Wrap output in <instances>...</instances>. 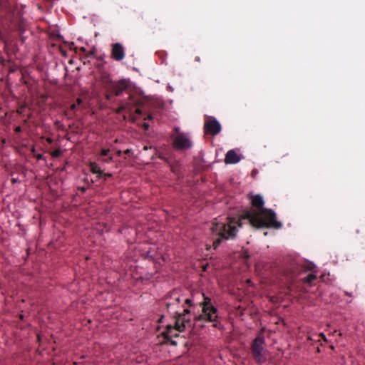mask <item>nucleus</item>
Listing matches in <instances>:
<instances>
[{
    "mask_svg": "<svg viewBox=\"0 0 365 365\" xmlns=\"http://www.w3.org/2000/svg\"><path fill=\"white\" fill-rule=\"evenodd\" d=\"M109 152H110L109 149H102V150L101 152V156H107Z\"/></svg>",
    "mask_w": 365,
    "mask_h": 365,
    "instance_id": "a211bd4d",
    "label": "nucleus"
},
{
    "mask_svg": "<svg viewBox=\"0 0 365 365\" xmlns=\"http://www.w3.org/2000/svg\"><path fill=\"white\" fill-rule=\"evenodd\" d=\"M89 168L91 171V173L94 174H97L98 177L100 178L101 175H103V170L100 168L98 165L95 162H91L89 164Z\"/></svg>",
    "mask_w": 365,
    "mask_h": 365,
    "instance_id": "4468645a",
    "label": "nucleus"
},
{
    "mask_svg": "<svg viewBox=\"0 0 365 365\" xmlns=\"http://www.w3.org/2000/svg\"><path fill=\"white\" fill-rule=\"evenodd\" d=\"M159 158H160V159L164 160L167 163H168V164H169V165H170V170H171V172H172L173 173H174L175 175H177V176H178V177H179V176H180L181 173H180V170H179V169H178L179 164H178V162H177V163H174V164H171V163H170L168 162V159H167V158H165V157H163V156H161V155H159Z\"/></svg>",
    "mask_w": 365,
    "mask_h": 365,
    "instance_id": "ddd939ff",
    "label": "nucleus"
},
{
    "mask_svg": "<svg viewBox=\"0 0 365 365\" xmlns=\"http://www.w3.org/2000/svg\"><path fill=\"white\" fill-rule=\"evenodd\" d=\"M80 190L83 192L86 191V188L83 187H81Z\"/></svg>",
    "mask_w": 365,
    "mask_h": 365,
    "instance_id": "58836bf2",
    "label": "nucleus"
},
{
    "mask_svg": "<svg viewBox=\"0 0 365 365\" xmlns=\"http://www.w3.org/2000/svg\"><path fill=\"white\" fill-rule=\"evenodd\" d=\"M113 160V156H109L108 158L103 160V161L106 163H110V162H112Z\"/></svg>",
    "mask_w": 365,
    "mask_h": 365,
    "instance_id": "4be33fe9",
    "label": "nucleus"
},
{
    "mask_svg": "<svg viewBox=\"0 0 365 365\" xmlns=\"http://www.w3.org/2000/svg\"><path fill=\"white\" fill-rule=\"evenodd\" d=\"M185 304H186L188 306V307H191L193 305L192 300L190 299H186L185 300Z\"/></svg>",
    "mask_w": 365,
    "mask_h": 365,
    "instance_id": "aec40b11",
    "label": "nucleus"
},
{
    "mask_svg": "<svg viewBox=\"0 0 365 365\" xmlns=\"http://www.w3.org/2000/svg\"><path fill=\"white\" fill-rule=\"evenodd\" d=\"M76 108H77V105L76 103H73L72 104L71 106H70V109L72 111H75L76 110Z\"/></svg>",
    "mask_w": 365,
    "mask_h": 365,
    "instance_id": "b1692460",
    "label": "nucleus"
},
{
    "mask_svg": "<svg viewBox=\"0 0 365 365\" xmlns=\"http://www.w3.org/2000/svg\"><path fill=\"white\" fill-rule=\"evenodd\" d=\"M121 154H122V151H121V150H118V151H117V155H118V156H120V155H121Z\"/></svg>",
    "mask_w": 365,
    "mask_h": 365,
    "instance_id": "4c0bfd02",
    "label": "nucleus"
},
{
    "mask_svg": "<svg viewBox=\"0 0 365 365\" xmlns=\"http://www.w3.org/2000/svg\"><path fill=\"white\" fill-rule=\"evenodd\" d=\"M205 132L212 135H217L221 130V125L215 118L206 120L204 123Z\"/></svg>",
    "mask_w": 365,
    "mask_h": 365,
    "instance_id": "423d86ee",
    "label": "nucleus"
},
{
    "mask_svg": "<svg viewBox=\"0 0 365 365\" xmlns=\"http://www.w3.org/2000/svg\"><path fill=\"white\" fill-rule=\"evenodd\" d=\"M47 142L49 143H52L53 140L51 138H47Z\"/></svg>",
    "mask_w": 365,
    "mask_h": 365,
    "instance_id": "e433bc0d",
    "label": "nucleus"
},
{
    "mask_svg": "<svg viewBox=\"0 0 365 365\" xmlns=\"http://www.w3.org/2000/svg\"><path fill=\"white\" fill-rule=\"evenodd\" d=\"M175 132L176 133V135H178L180 132V128L178 127H175L174 128Z\"/></svg>",
    "mask_w": 365,
    "mask_h": 365,
    "instance_id": "c85d7f7f",
    "label": "nucleus"
},
{
    "mask_svg": "<svg viewBox=\"0 0 365 365\" xmlns=\"http://www.w3.org/2000/svg\"><path fill=\"white\" fill-rule=\"evenodd\" d=\"M4 61V59H1L0 58V63L3 62Z\"/></svg>",
    "mask_w": 365,
    "mask_h": 365,
    "instance_id": "c03bdc74",
    "label": "nucleus"
},
{
    "mask_svg": "<svg viewBox=\"0 0 365 365\" xmlns=\"http://www.w3.org/2000/svg\"><path fill=\"white\" fill-rule=\"evenodd\" d=\"M26 108V104L21 106L18 110H17V113L19 114H22L23 112H24V109Z\"/></svg>",
    "mask_w": 365,
    "mask_h": 365,
    "instance_id": "412c9836",
    "label": "nucleus"
},
{
    "mask_svg": "<svg viewBox=\"0 0 365 365\" xmlns=\"http://www.w3.org/2000/svg\"><path fill=\"white\" fill-rule=\"evenodd\" d=\"M251 203L256 210H245L238 219L230 218L227 223L212 224V230L218 236V238L213 242L215 250L220 245L222 240L235 238L237 227H242L245 222L257 228L280 229L282 227V223L276 220L275 212L271 209L263 207L264 200L260 195L252 196Z\"/></svg>",
    "mask_w": 365,
    "mask_h": 365,
    "instance_id": "f257e3e1",
    "label": "nucleus"
},
{
    "mask_svg": "<svg viewBox=\"0 0 365 365\" xmlns=\"http://www.w3.org/2000/svg\"><path fill=\"white\" fill-rule=\"evenodd\" d=\"M125 109L128 110L125 105L124 103H123L119 106V108L117 109L116 112H117V113H120L123 110H125Z\"/></svg>",
    "mask_w": 365,
    "mask_h": 365,
    "instance_id": "dca6fc26",
    "label": "nucleus"
},
{
    "mask_svg": "<svg viewBox=\"0 0 365 365\" xmlns=\"http://www.w3.org/2000/svg\"><path fill=\"white\" fill-rule=\"evenodd\" d=\"M196 61H200L199 57H197V58H196Z\"/></svg>",
    "mask_w": 365,
    "mask_h": 365,
    "instance_id": "37998d69",
    "label": "nucleus"
},
{
    "mask_svg": "<svg viewBox=\"0 0 365 365\" xmlns=\"http://www.w3.org/2000/svg\"><path fill=\"white\" fill-rule=\"evenodd\" d=\"M135 113L137 114V115H141L142 114V110L140 108H137L135 110Z\"/></svg>",
    "mask_w": 365,
    "mask_h": 365,
    "instance_id": "393cba45",
    "label": "nucleus"
},
{
    "mask_svg": "<svg viewBox=\"0 0 365 365\" xmlns=\"http://www.w3.org/2000/svg\"><path fill=\"white\" fill-rule=\"evenodd\" d=\"M111 57L117 61H122L125 57L124 48L120 43L112 44Z\"/></svg>",
    "mask_w": 365,
    "mask_h": 365,
    "instance_id": "6e6552de",
    "label": "nucleus"
},
{
    "mask_svg": "<svg viewBox=\"0 0 365 365\" xmlns=\"http://www.w3.org/2000/svg\"><path fill=\"white\" fill-rule=\"evenodd\" d=\"M81 50L82 51H83V52H85V51H86V48H83V47H82V48H81Z\"/></svg>",
    "mask_w": 365,
    "mask_h": 365,
    "instance_id": "a19ab883",
    "label": "nucleus"
},
{
    "mask_svg": "<svg viewBox=\"0 0 365 365\" xmlns=\"http://www.w3.org/2000/svg\"><path fill=\"white\" fill-rule=\"evenodd\" d=\"M19 182L18 179H16V178H12V179H11V182H12V183H16V182Z\"/></svg>",
    "mask_w": 365,
    "mask_h": 365,
    "instance_id": "473e14b6",
    "label": "nucleus"
},
{
    "mask_svg": "<svg viewBox=\"0 0 365 365\" xmlns=\"http://www.w3.org/2000/svg\"><path fill=\"white\" fill-rule=\"evenodd\" d=\"M144 103V101L141 98H136L133 95H130L128 100L124 103L129 111H131L135 106H140Z\"/></svg>",
    "mask_w": 365,
    "mask_h": 365,
    "instance_id": "1a4fd4ad",
    "label": "nucleus"
},
{
    "mask_svg": "<svg viewBox=\"0 0 365 365\" xmlns=\"http://www.w3.org/2000/svg\"><path fill=\"white\" fill-rule=\"evenodd\" d=\"M173 145L176 150H188L192 147V142L187 134L179 133L174 137Z\"/></svg>",
    "mask_w": 365,
    "mask_h": 365,
    "instance_id": "20e7f679",
    "label": "nucleus"
},
{
    "mask_svg": "<svg viewBox=\"0 0 365 365\" xmlns=\"http://www.w3.org/2000/svg\"><path fill=\"white\" fill-rule=\"evenodd\" d=\"M180 332L176 329V325L174 327L171 325H168L166 327V330L163 333V336L167 341H170L171 344L176 346L178 342L173 339L174 337H178L179 336Z\"/></svg>",
    "mask_w": 365,
    "mask_h": 365,
    "instance_id": "0eeeda50",
    "label": "nucleus"
},
{
    "mask_svg": "<svg viewBox=\"0 0 365 365\" xmlns=\"http://www.w3.org/2000/svg\"><path fill=\"white\" fill-rule=\"evenodd\" d=\"M128 83L125 80H121L119 82L113 84L111 88V92L115 96H120L123 93V92L127 88Z\"/></svg>",
    "mask_w": 365,
    "mask_h": 365,
    "instance_id": "9d476101",
    "label": "nucleus"
},
{
    "mask_svg": "<svg viewBox=\"0 0 365 365\" xmlns=\"http://www.w3.org/2000/svg\"><path fill=\"white\" fill-rule=\"evenodd\" d=\"M170 298L173 299V302H166L165 307L168 311L173 309V307L175 304H179L181 302L180 297L178 295V292L176 291H173L170 294Z\"/></svg>",
    "mask_w": 365,
    "mask_h": 365,
    "instance_id": "f8f14e48",
    "label": "nucleus"
},
{
    "mask_svg": "<svg viewBox=\"0 0 365 365\" xmlns=\"http://www.w3.org/2000/svg\"><path fill=\"white\" fill-rule=\"evenodd\" d=\"M143 126H144L145 129H148V128H149V125L148 123H144Z\"/></svg>",
    "mask_w": 365,
    "mask_h": 365,
    "instance_id": "72a5a7b5",
    "label": "nucleus"
},
{
    "mask_svg": "<svg viewBox=\"0 0 365 365\" xmlns=\"http://www.w3.org/2000/svg\"><path fill=\"white\" fill-rule=\"evenodd\" d=\"M14 130L16 133H21L22 130H21V126H16Z\"/></svg>",
    "mask_w": 365,
    "mask_h": 365,
    "instance_id": "a878e982",
    "label": "nucleus"
},
{
    "mask_svg": "<svg viewBox=\"0 0 365 365\" xmlns=\"http://www.w3.org/2000/svg\"><path fill=\"white\" fill-rule=\"evenodd\" d=\"M153 118V116L149 114L146 118H145V120H151Z\"/></svg>",
    "mask_w": 365,
    "mask_h": 365,
    "instance_id": "7c9ffc66",
    "label": "nucleus"
},
{
    "mask_svg": "<svg viewBox=\"0 0 365 365\" xmlns=\"http://www.w3.org/2000/svg\"><path fill=\"white\" fill-rule=\"evenodd\" d=\"M130 153V150H129V149H127L126 150L124 151V153L126 155H128Z\"/></svg>",
    "mask_w": 365,
    "mask_h": 365,
    "instance_id": "f704fd0d",
    "label": "nucleus"
},
{
    "mask_svg": "<svg viewBox=\"0 0 365 365\" xmlns=\"http://www.w3.org/2000/svg\"><path fill=\"white\" fill-rule=\"evenodd\" d=\"M36 158L38 159H41L43 158V155L41 154H38V155H37Z\"/></svg>",
    "mask_w": 365,
    "mask_h": 365,
    "instance_id": "c9c22d12",
    "label": "nucleus"
},
{
    "mask_svg": "<svg viewBox=\"0 0 365 365\" xmlns=\"http://www.w3.org/2000/svg\"><path fill=\"white\" fill-rule=\"evenodd\" d=\"M174 314L176 329L180 332L184 331L187 327H190L192 326L191 318L188 315L181 314L180 312H178L175 310H174Z\"/></svg>",
    "mask_w": 365,
    "mask_h": 365,
    "instance_id": "39448f33",
    "label": "nucleus"
},
{
    "mask_svg": "<svg viewBox=\"0 0 365 365\" xmlns=\"http://www.w3.org/2000/svg\"><path fill=\"white\" fill-rule=\"evenodd\" d=\"M113 92H111V90L110 89V91L108 92V93L106 95V98L107 100H111L112 98V96H113Z\"/></svg>",
    "mask_w": 365,
    "mask_h": 365,
    "instance_id": "6ab92c4d",
    "label": "nucleus"
},
{
    "mask_svg": "<svg viewBox=\"0 0 365 365\" xmlns=\"http://www.w3.org/2000/svg\"><path fill=\"white\" fill-rule=\"evenodd\" d=\"M250 353L254 361L259 365L264 364L268 359L269 351L266 347L264 336L262 333L252 341Z\"/></svg>",
    "mask_w": 365,
    "mask_h": 365,
    "instance_id": "7ed1b4c3",
    "label": "nucleus"
},
{
    "mask_svg": "<svg viewBox=\"0 0 365 365\" xmlns=\"http://www.w3.org/2000/svg\"><path fill=\"white\" fill-rule=\"evenodd\" d=\"M319 337L322 338L324 340H326V337L324 336V334L323 333H321L319 335Z\"/></svg>",
    "mask_w": 365,
    "mask_h": 365,
    "instance_id": "2f4dec72",
    "label": "nucleus"
},
{
    "mask_svg": "<svg viewBox=\"0 0 365 365\" xmlns=\"http://www.w3.org/2000/svg\"><path fill=\"white\" fill-rule=\"evenodd\" d=\"M60 155H61V151L59 150H56L53 151L51 153V155L53 158H58L60 156Z\"/></svg>",
    "mask_w": 365,
    "mask_h": 365,
    "instance_id": "f3484780",
    "label": "nucleus"
},
{
    "mask_svg": "<svg viewBox=\"0 0 365 365\" xmlns=\"http://www.w3.org/2000/svg\"><path fill=\"white\" fill-rule=\"evenodd\" d=\"M93 54H94V49L91 51L89 53H88L86 54V57H91V56H93Z\"/></svg>",
    "mask_w": 365,
    "mask_h": 365,
    "instance_id": "bb28decb",
    "label": "nucleus"
},
{
    "mask_svg": "<svg viewBox=\"0 0 365 365\" xmlns=\"http://www.w3.org/2000/svg\"><path fill=\"white\" fill-rule=\"evenodd\" d=\"M103 175L105 176V180H106L107 178H110L112 176V175L110 173H106V174L103 173Z\"/></svg>",
    "mask_w": 365,
    "mask_h": 365,
    "instance_id": "c756f323",
    "label": "nucleus"
},
{
    "mask_svg": "<svg viewBox=\"0 0 365 365\" xmlns=\"http://www.w3.org/2000/svg\"><path fill=\"white\" fill-rule=\"evenodd\" d=\"M313 267H314V265H312L311 267H309L307 269H313Z\"/></svg>",
    "mask_w": 365,
    "mask_h": 365,
    "instance_id": "79ce46f5",
    "label": "nucleus"
},
{
    "mask_svg": "<svg viewBox=\"0 0 365 365\" xmlns=\"http://www.w3.org/2000/svg\"><path fill=\"white\" fill-rule=\"evenodd\" d=\"M203 301L200 303L202 307V314L194 316L195 322L204 321L212 322V327L220 328V323L218 321L217 309L212 304L211 299L202 294Z\"/></svg>",
    "mask_w": 365,
    "mask_h": 365,
    "instance_id": "f03ea898",
    "label": "nucleus"
},
{
    "mask_svg": "<svg viewBox=\"0 0 365 365\" xmlns=\"http://www.w3.org/2000/svg\"><path fill=\"white\" fill-rule=\"evenodd\" d=\"M182 314H185V315H188L190 314V310L188 308H185Z\"/></svg>",
    "mask_w": 365,
    "mask_h": 365,
    "instance_id": "5701e85b",
    "label": "nucleus"
},
{
    "mask_svg": "<svg viewBox=\"0 0 365 365\" xmlns=\"http://www.w3.org/2000/svg\"><path fill=\"white\" fill-rule=\"evenodd\" d=\"M82 102H83L82 99L78 98L76 99V104L79 106V105H81L82 103Z\"/></svg>",
    "mask_w": 365,
    "mask_h": 365,
    "instance_id": "cd10ccee",
    "label": "nucleus"
},
{
    "mask_svg": "<svg viewBox=\"0 0 365 365\" xmlns=\"http://www.w3.org/2000/svg\"><path fill=\"white\" fill-rule=\"evenodd\" d=\"M317 275L314 274H309L303 279L304 283L312 284L313 282L317 279Z\"/></svg>",
    "mask_w": 365,
    "mask_h": 365,
    "instance_id": "2eb2a0df",
    "label": "nucleus"
},
{
    "mask_svg": "<svg viewBox=\"0 0 365 365\" xmlns=\"http://www.w3.org/2000/svg\"><path fill=\"white\" fill-rule=\"evenodd\" d=\"M6 0H0V4H3Z\"/></svg>",
    "mask_w": 365,
    "mask_h": 365,
    "instance_id": "ea45409f",
    "label": "nucleus"
},
{
    "mask_svg": "<svg viewBox=\"0 0 365 365\" xmlns=\"http://www.w3.org/2000/svg\"><path fill=\"white\" fill-rule=\"evenodd\" d=\"M240 160V157L234 150H229L225 155V163L226 164H235Z\"/></svg>",
    "mask_w": 365,
    "mask_h": 365,
    "instance_id": "9b49d317",
    "label": "nucleus"
}]
</instances>
